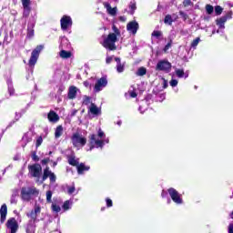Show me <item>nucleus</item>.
<instances>
[{"label":"nucleus","instance_id":"f704fd0d","mask_svg":"<svg viewBox=\"0 0 233 233\" xmlns=\"http://www.w3.org/2000/svg\"><path fill=\"white\" fill-rule=\"evenodd\" d=\"M24 8V17H28L30 15V5H23Z\"/></svg>","mask_w":233,"mask_h":233},{"label":"nucleus","instance_id":"39448f33","mask_svg":"<svg viewBox=\"0 0 233 233\" xmlns=\"http://www.w3.org/2000/svg\"><path fill=\"white\" fill-rule=\"evenodd\" d=\"M44 46H37L31 53V56L28 61V65L30 68H34L37 63V59H39V56L41 52H43Z\"/></svg>","mask_w":233,"mask_h":233},{"label":"nucleus","instance_id":"4468645a","mask_svg":"<svg viewBox=\"0 0 233 233\" xmlns=\"http://www.w3.org/2000/svg\"><path fill=\"white\" fill-rule=\"evenodd\" d=\"M77 92H79V89L76 86H69L67 99H76L77 97Z\"/></svg>","mask_w":233,"mask_h":233},{"label":"nucleus","instance_id":"e433bc0d","mask_svg":"<svg viewBox=\"0 0 233 233\" xmlns=\"http://www.w3.org/2000/svg\"><path fill=\"white\" fill-rule=\"evenodd\" d=\"M147 74V68L145 67H140L137 69V76H143Z\"/></svg>","mask_w":233,"mask_h":233},{"label":"nucleus","instance_id":"9b49d317","mask_svg":"<svg viewBox=\"0 0 233 233\" xmlns=\"http://www.w3.org/2000/svg\"><path fill=\"white\" fill-rule=\"evenodd\" d=\"M6 227L10 230V233H16L19 230V224L15 218H11L6 222Z\"/></svg>","mask_w":233,"mask_h":233},{"label":"nucleus","instance_id":"cd10ccee","mask_svg":"<svg viewBox=\"0 0 233 233\" xmlns=\"http://www.w3.org/2000/svg\"><path fill=\"white\" fill-rule=\"evenodd\" d=\"M67 188V194L68 196H73V194L76 196L78 194V191L76 190V186H66Z\"/></svg>","mask_w":233,"mask_h":233},{"label":"nucleus","instance_id":"a211bd4d","mask_svg":"<svg viewBox=\"0 0 233 233\" xmlns=\"http://www.w3.org/2000/svg\"><path fill=\"white\" fill-rule=\"evenodd\" d=\"M6 214H8V208L6 207V204H4L0 208L1 223H5L6 220Z\"/></svg>","mask_w":233,"mask_h":233},{"label":"nucleus","instance_id":"7c9ffc66","mask_svg":"<svg viewBox=\"0 0 233 233\" xmlns=\"http://www.w3.org/2000/svg\"><path fill=\"white\" fill-rule=\"evenodd\" d=\"M175 73H176L177 77H178L179 79L185 77V70H183V69H176Z\"/></svg>","mask_w":233,"mask_h":233},{"label":"nucleus","instance_id":"ea45409f","mask_svg":"<svg viewBox=\"0 0 233 233\" xmlns=\"http://www.w3.org/2000/svg\"><path fill=\"white\" fill-rule=\"evenodd\" d=\"M215 14L217 15H221V14H223V7H221L220 5L215 6Z\"/></svg>","mask_w":233,"mask_h":233},{"label":"nucleus","instance_id":"412c9836","mask_svg":"<svg viewBox=\"0 0 233 233\" xmlns=\"http://www.w3.org/2000/svg\"><path fill=\"white\" fill-rule=\"evenodd\" d=\"M67 161L69 163V165H71L72 167H76L79 165V158H76V156L74 155H70L67 157Z\"/></svg>","mask_w":233,"mask_h":233},{"label":"nucleus","instance_id":"bf43d9fd","mask_svg":"<svg viewBox=\"0 0 233 233\" xmlns=\"http://www.w3.org/2000/svg\"><path fill=\"white\" fill-rule=\"evenodd\" d=\"M168 197V190H162L161 192V198H167Z\"/></svg>","mask_w":233,"mask_h":233},{"label":"nucleus","instance_id":"423d86ee","mask_svg":"<svg viewBox=\"0 0 233 233\" xmlns=\"http://www.w3.org/2000/svg\"><path fill=\"white\" fill-rule=\"evenodd\" d=\"M169 198L175 202L176 205H183V197L180 193H178L176 188L169 187L167 189Z\"/></svg>","mask_w":233,"mask_h":233},{"label":"nucleus","instance_id":"774afa93","mask_svg":"<svg viewBox=\"0 0 233 233\" xmlns=\"http://www.w3.org/2000/svg\"><path fill=\"white\" fill-rule=\"evenodd\" d=\"M228 233H233V223L228 226Z\"/></svg>","mask_w":233,"mask_h":233},{"label":"nucleus","instance_id":"864d4df0","mask_svg":"<svg viewBox=\"0 0 233 233\" xmlns=\"http://www.w3.org/2000/svg\"><path fill=\"white\" fill-rule=\"evenodd\" d=\"M50 182L51 183H56V179H57V177H56V174L51 173V176L49 177Z\"/></svg>","mask_w":233,"mask_h":233},{"label":"nucleus","instance_id":"c9c22d12","mask_svg":"<svg viewBox=\"0 0 233 233\" xmlns=\"http://www.w3.org/2000/svg\"><path fill=\"white\" fill-rule=\"evenodd\" d=\"M206 12L207 14H208V15H212V14H214V6H212L211 5H207Z\"/></svg>","mask_w":233,"mask_h":233},{"label":"nucleus","instance_id":"37998d69","mask_svg":"<svg viewBox=\"0 0 233 233\" xmlns=\"http://www.w3.org/2000/svg\"><path fill=\"white\" fill-rule=\"evenodd\" d=\"M68 43H69L68 38L62 37L61 44H60L61 48H65V45H66L68 46Z\"/></svg>","mask_w":233,"mask_h":233},{"label":"nucleus","instance_id":"680f3d73","mask_svg":"<svg viewBox=\"0 0 233 233\" xmlns=\"http://www.w3.org/2000/svg\"><path fill=\"white\" fill-rule=\"evenodd\" d=\"M21 2L23 6L30 5V0H21Z\"/></svg>","mask_w":233,"mask_h":233},{"label":"nucleus","instance_id":"79ce46f5","mask_svg":"<svg viewBox=\"0 0 233 233\" xmlns=\"http://www.w3.org/2000/svg\"><path fill=\"white\" fill-rule=\"evenodd\" d=\"M52 195H53V193L51 190L46 191V196L47 203H52Z\"/></svg>","mask_w":233,"mask_h":233},{"label":"nucleus","instance_id":"72a5a7b5","mask_svg":"<svg viewBox=\"0 0 233 233\" xmlns=\"http://www.w3.org/2000/svg\"><path fill=\"white\" fill-rule=\"evenodd\" d=\"M32 141V137L28 136V134H25L22 137V143H25L24 147L26 145V143H30Z\"/></svg>","mask_w":233,"mask_h":233},{"label":"nucleus","instance_id":"58836bf2","mask_svg":"<svg viewBox=\"0 0 233 233\" xmlns=\"http://www.w3.org/2000/svg\"><path fill=\"white\" fill-rule=\"evenodd\" d=\"M170 48H172V39L170 38L168 43L164 46L163 48V52L167 53L168 52V50H170Z\"/></svg>","mask_w":233,"mask_h":233},{"label":"nucleus","instance_id":"9d476101","mask_svg":"<svg viewBox=\"0 0 233 233\" xmlns=\"http://www.w3.org/2000/svg\"><path fill=\"white\" fill-rule=\"evenodd\" d=\"M60 25H61V28L64 31L68 30V28H70V26H72L73 22H72V17L65 15L62 16V18L60 19Z\"/></svg>","mask_w":233,"mask_h":233},{"label":"nucleus","instance_id":"338daca9","mask_svg":"<svg viewBox=\"0 0 233 233\" xmlns=\"http://www.w3.org/2000/svg\"><path fill=\"white\" fill-rule=\"evenodd\" d=\"M50 161V158H45L41 161L42 165H46Z\"/></svg>","mask_w":233,"mask_h":233},{"label":"nucleus","instance_id":"20e7f679","mask_svg":"<svg viewBox=\"0 0 233 233\" xmlns=\"http://www.w3.org/2000/svg\"><path fill=\"white\" fill-rule=\"evenodd\" d=\"M71 143L75 148L79 150V148H83L86 145V137L77 132L74 133L71 137Z\"/></svg>","mask_w":233,"mask_h":233},{"label":"nucleus","instance_id":"6ab92c4d","mask_svg":"<svg viewBox=\"0 0 233 233\" xmlns=\"http://www.w3.org/2000/svg\"><path fill=\"white\" fill-rule=\"evenodd\" d=\"M47 119H49L50 123H57L59 121V115L55 111H50L47 114Z\"/></svg>","mask_w":233,"mask_h":233},{"label":"nucleus","instance_id":"f257e3e1","mask_svg":"<svg viewBox=\"0 0 233 233\" xmlns=\"http://www.w3.org/2000/svg\"><path fill=\"white\" fill-rule=\"evenodd\" d=\"M109 143L110 138L106 137V134H105V131L101 129V127H99L96 133L89 135V149L87 150H94V148H100V150H103V148H105V146L108 145Z\"/></svg>","mask_w":233,"mask_h":233},{"label":"nucleus","instance_id":"393cba45","mask_svg":"<svg viewBox=\"0 0 233 233\" xmlns=\"http://www.w3.org/2000/svg\"><path fill=\"white\" fill-rule=\"evenodd\" d=\"M27 218H31V220H29V225H32V223H35L37 221V214L34 210L27 213Z\"/></svg>","mask_w":233,"mask_h":233},{"label":"nucleus","instance_id":"aec40b11","mask_svg":"<svg viewBox=\"0 0 233 233\" xmlns=\"http://www.w3.org/2000/svg\"><path fill=\"white\" fill-rule=\"evenodd\" d=\"M115 61L116 63V72L118 74H123L125 72V64L121 63V58L115 57Z\"/></svg>","mask_w":233,"mask_h":233},{"label":"nucleus","instance_id":"a878e982","mask_svg":"<svg viewBox=\"0 0 233 233\" xmlns=\"http://www.w3.org/2000/svg\"><path fill=\"white\" fill-rule=\"evenodd\" d=\"M59 56L62 57V59H70V57H72V53H70V51L62 49L59 52Z\"/></svg>","mask_w":233,"mask_h":233},{"label":"nucleus","instance_id":"b1692460","mask_svg":"<svg viewBox=\"0 0 233 233\" xmlns=\"http://www.w3.org/2000/svg\"><path fill=\"white\" fill-rule=\"evenodd\" d=\"M72 205H74V200L72 199L66 200L62 206L64 212L70 210V208H72Z\"/></svg>","mask_w":233,"mask_h":233},{"label":"nucleus","instance_id":"1a4fd4ad","mask_svg":"<svg viewBox=\"0 0 233 233\" xmlns=\"http://www.w3.org/2000/svg\"><path fill=\"white\" fill-rule=\"evenodd\" d=\"M28 169H29V173L33 177H37V179L41 177V174L43 172V167H41V165L34 164L32 166H29Z\"/></svg>","mask_w":233,"mask_h":233},{"label":"nucleus","instance_id":"de8ad7c7","mask_svg":"<svg viewBox=\"0 0 233 233\" xmlns=\"http://www.w3.org/2000/svg\"><path fill=\"white\" fill-rule=\"evenodd\" d=\"M91 99L92 98L90 96H85L83 99V105H86L87 106V105H90Z\"/></svg>","mask_w":233,"mask_h":233},{"label":"nucleus","instance_id":"4d7b16f0","mask_svg":"<svg viewBox=\"0 0 233 233\" xmlns=\"http://www.w3.org/2000/svg\"><path fill=\"white\" fill-rule=\"evenodd\" d=\"M87 81L89 82V85L91 86H94V85H96V77H91V78H89V79H87Z\"/></svg>","mask_w":233,"mask_h":233},{"label":"nucleus","instance_id":"473e14b6","mask_svg":"<svg viewBox=\"0 0 233 233\" xmlns=\"http://www.w3.org/2000/svg\"><path fill=\"white\" fill-rule=\"evenodd\" d=\"M51 210H53V212H56V214H58V212H61V207L56 203H53L51 206Z\"/></svg>","mask_w":233,"mask_h":233},{"label":"nucleus","instance_id":"bb28decb","mask_svg":"<svg viewBox=\"0 0 233 233\" xmlns=\"http://www.w3.org/2000/svg\"><path fill=\"white\" fill-rule=\"evenodd\" d=\"M61 136H63V126H58V127H56V131H55V138L59 139V137H61Z\"/></svg>","mask_w":233,"mask_h":233},{"label":"nucleus","instance_id":"c756f323","mask_svg":"<svg viewBox=\"0 0 233 233\" xmlns=\"http://www.w3.org/2000/svg\"><path fill=\"white\" fill-rule=\"evenodd\" d=\"M165 25H169L172 26V23H174V18H172V15H167L164 18Z\"/></svg>","mask_w":233,"mask_h":233},{"label":"nucleus","instance_id":"c03bdc74","mask_svg":"<svg viewBox=\"0 0 233 233\" xmlns=\"http://www.w3.org/2000/svg\"><path fill=\"white\" fill-rule=\"evenodd\" d=\"M233 12L228 11L226 15L221 16L222 18L226 19V22L228 21V19H232Z\"/></svg>","mask_w":233,"mask_h":233},{"label":"nucleus","instance_id":"dca6fc26","mask_svg":"<svg viewBox=\"0 0 233 233\" xmlns=\"http://www.w3.org/2000/svg\"><path fill=\"white\" fill-rule=\"evenodd\" d=\"M76 170H77V174L79 176H83V174H85L86 172H88V170H90V166H86V165H85V163H80L76 167Z\"/></svg>","mask_w":233,"mask_h":233},{"label":"nucleus","instance_id":"f03ea898","mask_svg":"<svg viewBox=\"0 0 233 233\" xmlns=\"http://www.w3.org/2000/svg\"><path fill=\"white\" fill-rule=\"evenodd\" d=\"M113 33H110L106 38L104 39L102 46L104 48H106V50H116L117 46H116V42L117 41V37L121 36V31L117 26L114 25L112 26Z\"/></svg>","mask_w":233,"mask_h":233},{"label":"nucleus","instance_id":"6e6552de","mask_svg":"<svg viewBox=\"0 0 233 233\" xmlns=\"http://www.w3.org/2000/svg\"><path fill=\"white\" fill-rule=\"evenodd\" d=\"M172 68V64L168 62V60H160L157 62L156 70H158L159 72H170V69Z\"/></svg>","mask_w":233,"mask_h":233},{"label":"nucleus","instance_id":"13d9d810","mask_svg":"<svg viewBox=\"0 0 233 233\" xmlns=\"http://www.w3.org/2000/svg\"><path fill=\"white\" fill-rule=\"evenodd\" d=\"M183 5L184 6H192V1L191 0H184Z\"/></svg>","mask_w":233,"mask_h":233},{"label":"nucleus","instance_id":"5701e85b","mask_svg":"<svg viewBox=\"0 0 233 233\" xmlns=\"http://www.w3.org/2000/svg\"><path fill=\"white\" fill-rule=\"evenodd\" d=\"M53 172L50 171V167H46L44 169V175L42 177V180L41 183H43L44 181H46V179H48V177H50L52 176Z\"/></svg>","mask_w":233,"mask_h":233},{"label":"nucleus","instance_id":"2eb2a0df","mask_svg":"<svg viewBox=\"0 0 233 233\" xmlns=\"http://www.w3.org/2000/svg\"><path fill=\"white\" fill-rule=\"evenodd\" d=\"M35 27V20L32 19L27 25V37L32 39L34 37V28Z\"/></svg>","mask_w":233,"mask_h":233},{"label":"nucleus","instance_id":"4be33fe9","mask_svg":"<svg viewBox=\"0 0 233 233\" xmlns=\"http://www.w3.org/2000/svg\"><path fill=\"white\" fill-rule=\"evenodd\" d=\"M89 112H91V114H93L94 116H99V114H101V108L97 107L96 104L91 103Z\"/></svg>","mask_w":233,"mask_h":233},{"label":"nucleus","instance_id":"0eeeda50","mask_svg":"<svg viewBox=\"0 0 233 233\" xmlns=\"http://www.w3.org/2000/svg\"><path fill=\"white\" fill-rule=\"evenodd\" d=\"M106 85H108V80L106 76H102L95 82L94 92L95 94H99L103 88H106Z\"/></svg>","mask_w":233,"mask_h":233},{"label":"nucleus","instance_id":"7ed1b4c3","mask_svg":"<svg viewBox=\"0 0 233 233\" xmlns=\"http://www.w3.org/2000/svg\"><path fill=\"white\" fill-rule=\"evenodd\" d=\"M22 201H32L34 198L39 196V190L35 187H24L20 192Z\"/></svg>","mask_w":233,"mask_h":233},{"label":"nucleus","instance_id":"052dcab7","mask_svg":"<svg viewBox=\"0 0 233 233\" xmlns=\"http://www.w3.org/2000/svg\"><path fill=\"white\" fill-rule=\"evenodd\" d=\"M32 159L33 161H39V157L35 154V152L32 154Z\"/></svg>","mask_w":233,"mask_h":233},{"label":"nucleus","instance_id":"603ef678","mask_svg":"<svg viewBox=\"0 0 233 233\" xmlns=\"http://www.w3.org/2000/svg\"><path fill=\"white\" fill-rule=\"evenodd\" d=\"M179 15L184 19V21H187L188 19V15L183 11H179Z\"/></svg>","mask_w":233,"mask_h":233},{"label":"nucleus","instance_id":"8fccbe9b","mask_svg":"<svg viewBox=\"0 0 233 233\" xmlns=\"http://www.w3.org/2000/svg\"><path fill=\"white\" fill-rule=\"evenodd\" d=\"M10 203H11V205H15V204H17V198H16V196H15V195H12V196H11Z\"/></svg>","mask_w":233,"mask_h":233},{"label":"nucleus","instance_id":"c85d7f7f","mask_svg":"<svg viewBox=\"0 0 233 233\" xmlns=\"http://www.w3.org/2000/svg\"><path fill=\"white\" fill-rule=\"evenodd\" d=\"M199 43H201V38L197 37L195 38L190 45V50H196V48H198V45H199Z\"/></svg>","mask_w":233,"mask_h":233},{"label":"nucleus","instance_id":"ddd939ff","mask_svg":"<svg viewBox=\"0 0 233 233\" xmlns=\"http://www.w3.org/2000/svg\"><path fill=\"white\" fill-rule=\"evenodd\" d=\"M227 23V19L226 18H218L216 20V24L217 26H218V30H217V34H221V35H223V34H225V24Z\"/></svg>","mask_w":233,"mask_h":233},{"label":"nucleus","instance_id":"3c124183","mask_svg":"<svg viewBox=\"0 0 233 233\" xmlns=\"http://www.w3.org/2000/svg\"><path fill=\"white\" fill-rule=\"evenodd\" d=\"M114 59H116V56H106V65H110V63H112V61H114Z\"/></svg>","mask_w":233,"mask_h":233},{"label":"nucleus","instance_id":"09e8293b","mask_svg":"<svg viewBox=\"0 0 233 233\" xmlns=\"http://www.w3.org/2000/svg\"><path fill=\"white\" fill-rule=\"evenodd\" d=\"M177 84H178L177 79H174V78H173V79H171V80L169 81V85H170V86H172V88L177 86Z\"/></svg>","mask_w":233,"mask_h":233},{"label":"nucleus","instance_id":"e2e57ef3","mask_svg":"<svg viewBox=\"0 0 233 233\" xmlns=\"http://www.w3.org/2000/svg\"><path fill=\"white\" fill-rule=\"evenodd\" d=\"M163 79V88H168V81H167V79L162 78Z\"/></svg>","mask_w":233,"mask_h":233},{"label":"nucleus","instance_id":"f3484780","mask_svg":"<svg viewBox=\"0 0 233 233\" xmlns=\"http://www.w3.org/2000/svg\"><path fill=\"white\" fill-rule=\"evenodd\" d=\"M104 7L106 9L107 14L109 15H117V7H112L109 3H104Z\"/></svg>","mask_w":233,"mask_h":233},{"label":"nucleus","instance_id":"a18cd8bd","mask_svg":"<svg viewBox=\"0 0 233 233\" xmlns=\"http://www.w3.org/2000/svg\"><path fill=\"white\" fill-rule=\"evenodd\" d=\"M33 211H35V214L36 215L41 214V206H39V204H35Z\"/></svg>","mask_w":233,"mask_h":233},{"label":"nucleus","instance_id":"69168bd1","mask_svg":"<svg viewBox=\"0 0 233 233\" xmlns=\"http://www.w3.org/2000/svg\"><path fill=\"white\" fill-rule=\"evenodd\" d=\"M84 86H86V88H92L90 82L87 80L84 82Z\"/></svg>","mask_w":233,"mask_h":233},{"label":"nucleus","instance_id":"4c0bfd02","mask_svg":"<svg viewBox=\"0 0 233 233\" xmlns=\"http://www.w3.org/2000/svg\"><path fill=\"white\" fill-rule=\"evenodd\" d=\"M152 37H156L157 39H159L163 35V32L161 31H153L151 34Z\"/></svg>","mask_w":233,"mask_h":233},{"label":"nucleus","instance_id":"6e6d98bb","mask_svg":"<svg viewBox=\"0 0 233 233\" xmlns=\"http://www.w3.org/2000/svg\"><path fill=\"white\" fill-rule=\"evenodd\" d=\"M43 144V137H39L37 139H36V147H41V145Z\"/></svg>","mask_w":233,"mask_h":233},{"label":"nucleus","instance_id":"2f4dec72","mask_svg":"<svg viewBox=\"0 0 233 233\" xmlns=\"http://www.w3.org/2000/svg\"><path fill=\"white\" fill-rule=\"evenodd\" d=\"M7 86H8V92H9V96H14V85H12V81L8 80L7 81Z\"/></svg>","mask_w":233,"mask_h":233},{"label":"nucleus","instance_id":"5fc2aeb1","mask_svg":"<svg viewBox=\"0 0 233 233\" xmlns=\"http://www.w3.org/2000/svg\"><path fill=\"white\" fill-rule=\"evenodd\" d=\"M129 8H130V10H132L131 11V14H134V12H136V3H130V5H129Z\"/></svg>","mask_w":233,"mask_h":233},{"label":"nucleus","instance_id":"a19ab883","mask_svg":"<svg viewBox=\"0 0 233 233\" xmlns=\"http://www.w3.org/2000/svg\"><path fill=\"white\" fill-rule=\"evenodd\" d=\"M143 105H147V101H143L142 105L139 106L138 111L140 112V114H145V111L147 110V106L144 107Z\"/></svg>","mask_w":233,"mask_h":233},{"label":"nucleus","instance_id":"0e129e2a","mask_svg":"<svg viewBox=\"0 0 233 233\" xmlns=\"http://www.w3.org/2000/svg\"><path fill=\"white\" fill-rule=\"evenodd\" d=\"M22 116H23V114H21V113H15V121H19V119H21Z\"/></svg>","mask_w":233,"mask_h":233},{"label":"nucleus","instance_id":"f8f14e48","mask_svg":"<svg viewBox=\"0 0 233 233\" xmlns=\"http://www.w3.org/2000/svg\"><path fill=\"white\" fill-rule=\"evenodd\" d=\"M127 30L130 34L136 35L137 30H139V24L136 21L129 22L127 25Z\"/></svg>","mask_w":233,"mask_h":233},{"label":"nucleus","instance_id":"49530a36","mask_svg":"<svg viewBox=\"0 0 233 233\" xmlns=\"http://www.w3.org/2000/svg\"><path fill=\"white\" fill-rule=\"evenodd\" d=\"M106 205L107 208H111V207H114V202L109 198H106Z\"/></svg>","mask_w":233,"mask_h":233}]
</instances>
